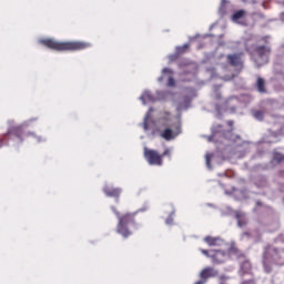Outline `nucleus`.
I'll return each mask as SVG.
<instances>
[{
    "label": "nucleus",
    "instance_id": "nucleus-26",
    "mask_svg": "<svg viewBox=\"0 0 284 284\" xmlns=\"http://www.w3.org/2000/svg\"><path fill=\"white\" fill-rule=\"evenodd\" d=\"M237 224H239L240 227H243V225H245L246 222H245V221H242V220H239Z\"/></svg>",
    "mask_w": 284,
    "mask_h": 284
},
{
    "label": "nucleus",
    "instance_id": "nucleus-13",
    "mask_svg": "<svg viewBox=\"0 0 284 284\" xmlns=\"http://www.w3.org/2000/svg\"><path fill=\"white\" fill-rule=\"evenodd\" d=\"M245 14H247V11L241 9V10L234 11L231 19L233 23H240V26H245L243 22H241V19H243Z\"/></svg>",
    "mask_w": 284,
    "mask_h": 284
},
{
    "label": "nucleus",
    "instance_id": "nucleus-24",
    "mask_svg": "<svg viewBox=\"0 0 284 284\" xmlns=\"http://www.w3.org/2000/svg\"><path fill=\"white\" fill-rule=\"evenodd\" d=\"M242 284H256V282L254 280H247L242 282Z\"/></svg>",
    "mask_w": 284,
    "mask_h": 284
},
{
    "label": "nucleus",
    "instance_id": "nucleus-3",
    "mask_svg": "<svg viewBox=\"0 0 284 284\" xmlns=\"http://www.w3.org/2000/svg\"><path fill=\"white\" fill-rule=\"evenodd\" d=\"M111 210L118 217V234L123 236V239H129V236H132L130 227H136V213H124L121 215V213L116 211V207L112 206Z\"/></svg>",
    "mask_w": 284,
    "mask_h": 284
},
{
    "label": "nucleus",
    "instance_id": "nucleus-1",
    "mask_svg": "<svg viewBox=\"0 0 284 284\" xmlns=\"http://www.w3.org/2000/svg\"><path fill=\"white\" fill-rule=\"evenodd\" d=\"M40 43L49 50H55V52H77L79 50H88L91 48L92 44L90 42L83 41H67V42H59L53 39H42Z\"/></svg>",
    "mask_w": 284,
    "mask_h": 284
},
{
    "label": "nucleus",
    "instance_id": "nucleus-16",
    "mask_svg": "<svg viewBox=\"0 0 284 284\" xmlns=\"http://www.w3.org/2000/svg\"><path fill=\"white\" fill-rule=\"evenodd\" d=\"M204 241H205V243H207V245L210 247H214V246L219 245V241H221V239L213 237V236H206V237H204Z\"/></svg>",
    "mask_w": 284,
    "mask_h": 284
},
{
    "label": "nucleus",
    "instance_id": "nucleus-25",
    "mask_svg": "<svg viewBox=\"0 0 284 284\" xmlns=\"http://www.w3.org/2000/svg\"><path fill=\"white\" fill-rule=\"evenodd\" d=\"M210 161H212V155L207 154L206 155V165L210 166Z\"/></svg>",
    "mask_w": 284,
    "mask_h": 284
},
{
    "label": "nucleus",
    "instance_id": "nucleus-2",
    "mask_svg": "<svg viewBox=\"0 0 284 284\" xmlns=\"http://www.w3.org/2000/svg\"><path fill=\"white\" fill-rule=\"evenodd\" d=\"M160 116L161 128H164L160 132L161 139L164 141H172L181 134V121L172 122V113L169 111H162Z\"/></svg>",
    "mask_w": 284,
    "mask_h": 284
},
{
    "label": "nucleus",
    "instance_id": "nucleus-12",
    "mask_svg": "<svg viewBox=\"0 0 284 284\" xmlns=\"http://www.w3.org/2000/svg\"><path fill=\"white\" fill-rule=\"evenodd\" d=\"M103 192L106 196H110L111 199H119L121 196L120 187L106 186V187H104Z\"/></svg>",
    "mask_w": 284,
    "mask_h": 284
},
{
    "label": "nucleus",
    "instance_id": "nucleus-4",
    "mask_svg": "<svg viewBox=\"0 0 284 284\" xmlns=\"http://www.w3.org/2000/svg\"><path fill=\"white\" fill-rule=\"evenodd\" d=\"M8 134L10 136H13L19 141V143H23V141H36V143H41L43 141V138L37 135L34 132L28 131L23 125H16L11 126L8 131Z\"/></svg>",
    "mask_w": 284,
    "mask_h": 284
},
{
    "label": "nucleus",
    "instance_id": "nucleus-23",
    "mask_svg": "<svg viewBox=\"0 0 284 284\" xmlns=\"http://www.w3.org/2000/svg\"><path fill=\"white\" fill-rule=\"evenodd\" d=\"M243 3H258V0H242Z\"/></svg>",
    "mask_w": 284,
    "mask_h": 284
},
{
    "label": "nucleus",
    "instance_id": "nucleus-15",
    "mask_svg": "<svg viewBox=\"0 0 284 284\" xmlns=\"http://www.w3.org/2000/svg\"><path fill=\"white\" fill-rule=\"evenodd\" d=\"M256 88L257 91H260L262 94H265V92H267V89L265 88V80L263 78H257Z\"/></svg>",
    "mask_w": 284,
    "mask_h": 284
},
{
    "label": "nucleus",
    "instance_id": "nucleus-21",
    "mask_svg": "<svg viewBox=\"0 0 284 284\" xmlns=\"http://www.w3.org/2000/svg\"><path fill=\"white\" fill-rule=\"evenodd\" d=\"M227 3V0H222L220 10L221 12H225V4Z\"/></svg>",
    "mask_w": 284,
    "mask_h": 284
},
{
    "label": "nucleus",
    "instance_id": "nucleus-27",
    "mask_svg": "<svg viewBox=\"0 0 284 284\" xmlns=\"http://www.w3.org/2000/svg\"><path fill=\"white\" fill-rule=\"evenodd\" d=\"M227 125H229L230 128H234V121L229 120V121H227Z\"/></svg>",
    "mask_w": 284,
    "mask_h": 284
},
{
    "label": "nucleus",
    "instance_id": "nucleus-10",
    "mask_svg": "<svg viewBox=\"0 0 284 284\" xmlns=\"http://www.w3.org/2000/svg\"><path fill=\"white\" fill-rule=\"evenodd\" d=\"M174 71H172V69H163L162 70V77L159 78V81H163V79H165V77H168L169 81H168V85L169 88H174V85H176V82L174 81Z\"/></svg>",
    "mask_w": 284,
    "mask_h": 284
},
{
    "label": "nucleus",
    "instance_id": "nucleus-20",
    "mask_svg": "<svg viewBox=\"0 0 284 284\" xmlns=\"http://www.w3.org/2000/svg\"><path fill=\"white\" fill-rule=\"evenodd\" d=\"M229 254H239V248L234 247V246H231L229 248Z\"/></svg>",
    "mask_w": 284,
    "mask_h": 284
},
{
    "label": "nucleus",
    "instance_id": "nucleus-14",
    "mask_svg": "<svg viewBox=\"0 0 284 284\" xmlns=\"http://www.w3.org/2000/svg\"><path fill=\"white\" fill-rule=\"evenodd\" d=\"M152 112H154V109L150 108L143 121L144 130H150V124L154 123V121L152 120Z\"/></svg>",
    "mask_w": 284,
    "mask_h": 284
},
{
    "label": "nucleus",
    "instance_id": "nucleus-9",
    "mask_svg": "<svg viewBox=\"0 0 284 284\" xmlns=\"http://www.w3.org/2000/svg\"><path fill=\"white\" fill-rule=\"evenodd\" d=\"M226 61L232 65V68H236L239 72L243 70V53H232L226 55Z\"/></svg>",
    "mask_w": 284,
    "mask_h": 284
},
{
    "label": "nucleus",
    "instance_id": "nucleus-6",
    "mask_svg": "<svg viewBox=\"0 0 284 284\" xmlns=\"http://www.w3.org/2000/svg\"><path fill=\"white\" fill-rule=\"evenodd\" d=\"M201 252L204 254V256H206V258H211L214 265H221V263H225L229 257L225 251H207L202 248Z\"/></svg>",
    "mask_w": 284,
    "mask_h": 284
},
{
    "label": "nucleus",
    "instance_id": "nucleus-19",
    "mask_svg": "<svg viewBox=\"0 0 284 284\" xmlns=\"http://www.w3.org/2000/svg\"><path fill=\"white\" fill-rule=\"evenodd\" d=\"M284 156L282 154H275L274 155V160L277 161V163H281V161H283Z\"/></svg>",
    "mask_w": 284,
    "mask_h": 284
},
{
    "label": "nucleus",
    "instance_id": "nucleus-5",
    "mask_svg": "<svg viewBox=\"0 0 284 284\" xmlns=\"http://www.w3.org/2000/svg\"><path fill=\"white\" fill-rule=\"evenodd\" d=\"M281 258V253L277 251L276 247L268 246L263 253V267L266 274L272 272V265L278 263Z\"/></svg>",
    "mask_w": 284,
    "mask_h": 284
},
{
    "label": "nucleus",
    "instance_id": "nucleus-8",
    "mask_svg": "<svg viewBox=\"0 0 284 284\" xmlns=\"http://www.w3.org/2000/svg\"><path fill=\"white\" fill-rule=\"evenodd\" d=\"M219 276V271L212 266L204 267L199 274V281L194 284H205L210 278H216Z\"/></svg>",
    "mask_w": 284,
    "mask_h": 284
},
{
    "label": "nucleus",
    "instance_id": "nucleus-7",
    "mask_svg": "<svg viewBox=\"0 0 284 284\" xmlns=\"http://www.w3.org/2000/svg\"><path fill=\"white\" fill-rule=\"evenodd\" d=\"M144 159L149 165H163V155L156 150L144 148Z\"/></svg>",
    "mask_w": 284,
    "mask_h": 284
},
{
    "label": "nucleus",
    "instance_id": "nucleus-22",
    "mask_svg": "<svg viewBox=\"0 0 284 284\" xmlns=\"http://www.w3.org/2000/svg\"><path fill=\"white\" fill-rule=\"evenodd\" d=\"M160 156H162V160L164 156H170V149H165L164 152L160 154Z\"/></svg>",
    "mask_w": 284,
    "mask_h": 284
},
{
    "label": "nucleus",
    "instance_id": "nucleus-17",
    "mask_svg": "<svg viewBox=\"0 0 284 284\" xmlns=\"http://www.w3.org/2000/svg\"><path fill=\"white\" fill-rule=\"evenodd\" d=\"M140 99L143 103H148V101H153L154 97H152V92L144 91Z\"/></svg>",
    "mask_w": 284,
    "mask_h": 284
},
{
    "label": "nucleus",
    "instance_id": "nucleus-11",
    "mask_svg": "<svg viewBox=\"0 0 284 284\" xmlns=\"http://www.w3.org/2000/svg\"><path fill=\"white\" fill-rule=\"evenodd\" d=\"M254 51L257 53V57H260V59H266L270 57V52H272V49L265 45H257ZM264 63H267V59L264 61Z\"/></svg>",
    "mask_w": 284,
    "mask_h": 284
},
{
    "label": "nucleus",
    "instance_id": "nucleus-18",
    "mask_svg": "<svg viewBox=\"0 0 284 284\" xmlns=\"http://www.w3.org/2000/svg\"><path fill=\"white\" fill-rule=\"evenodd\" d=\"M253 116H254L255 119H257V121H263L264 113H263V111H255V112L253 113Z\"/></svg>",
    "mask_w": 284,
    "mask_h": 284
}]
</instances>
